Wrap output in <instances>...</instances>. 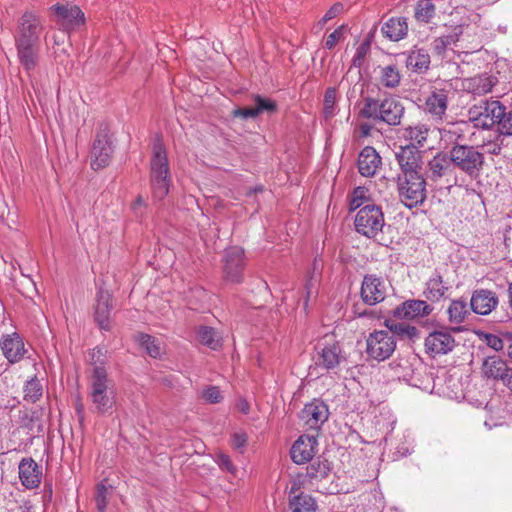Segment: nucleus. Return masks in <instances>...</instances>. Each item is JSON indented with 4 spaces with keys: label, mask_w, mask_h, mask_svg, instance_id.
I'll use <instances>...</instances> for the list:
<instances>
[{
    "label": "nucleus",
    "mask_w": 512,
    "mask_h": 512,
    "mask_svg": "<svg viewBox=\"0 0 512 512\" xmlns=\"http://www.w3.org/2000/svg\"><path fill=\"white\" fill-rule=\"evenodd\" d=\"M431 311L430 305L423 300H408L395 309V315L403 319H413L429 315Z\"/></svg>",
    "instance_id": "obj_25"
},
{
    "label": "nucleus",
    "mask_w": 512,
    "mask_h": 512,
    "mask_svg": "<svg viewBox=\"0 0 512 512\" xmlns=\"http://www.w3.org/2000/svg\"><path fill=\"white\" fill-rule=\"evenodd\" d=\"M244 250L234 246L226 250L224 275L225 279L231 283H238L242 279L244 269Z\"/></svg>",
    "instance_id": "obj_13"
},
{
    "label": "nucleus",
    "mask_w": 512,
    "mask_h": 512,
    "mask_svg": "<svg viewBox=\"0 0 512 512\" xmlns=\"http://www.w3.org/2000/svg\"><path fill=\"white\" fill-rule=\"evenodd\" d=\"M110 294L102 289L97 294V304L95 308V320L101 329H109V314H110Z\"/></svg>",
    "instance_id": "obj_31"
},
{
    "label": "nucleus",
    "mask_w": 512,
    "mask_h": 512,
    "mask_svg": "<svg viewBox=\"0 0 512 512\" xmlns=\"http://www.w3.org/2000/svg\"><path fill=\"white\" fill-rule=\"evenodd\" d=\"M290 509L292 512H315L316 503L311 496L301 494L290 501Z\"/></svg>",
    "instance_id": "obj_37"
},
{
    "label": "nucleus",
    "mask_w": 512,
    "mask_h": 512,
    "mask_svg": "<svg viewBox=\"0 0 512 512\" xmlns=\"http://www.w3.org/2000/svg\"><path fill=\"white\" fill-rule=\"evenodd\" d=\"M215 462L218 464V466L224 470V471H227L231 474H235L236 473V467L234 466V464L232 463L230 457L223 453V452H218L216 455H215Z\"/></svg>",
    "instance_id": "obj_49"
},
{
    "label": "nucleus",
    "mask_w": 512,
    "mask_h": 512,
    "mask_svg": "<svg viewBox=\"0 0 512 512\" xmlns=\"http://www.w3.org/2000/svg\"><path fill=\"white\" fill-rule=\"evenodd\" d=\"M452 169L453 163L450 154L446 155L439 153L428 163V170L426 172L427 179L436 182L451 173Z\"/></svg>",
    "instance_id": "obj_24"
},
{
    "label": "nucleus",
    "mask_w": 512,
    "mask_h": 512,
    "mask_svg": "<svg viewBox=\"0 0 512 512\" xmlns=\"http://www.w3.org/2000/svg\"><path fill=\"white\" fill-rule=\"evenodd\" d=\"M470 310L467 301L457 299L451 301L447 308L448 320L451 324L459 325L463 323L470 315Z\"/></svg>",
    "instance_id": "obj_33"
},
{
    "label": "nucleus",
    "mask_w": 512,
    "mask_h": 512,
    "mask_svg": "<svg viewBox=\"0 0 512 512\" xmlns=\"http://www.w3.org/2000/svg\"><path fill=\"white\" fill-rule=\"evenodd\" d=\"M500 149H501V148H500L499 146H495V147L493 148V150H491V153H493V154H498V153L500 152Z\"/></svg>",
    "instance_id": "obj_63"
},
{
    "label": "nucleus",
    "mask_w": 512,
    "mask_h": 512,
    "mask_svg": "<svg viewBox=\"0 0 512 512\" xmlns=\"http://www.w3.org/2000/svg\"><path fill=\"white\" fill-rule=\"evenodd\" d=\"M343 361H345V355L339 342L333 336H325L318 344V365L331 370L338 367Z\"/></svg>",
    "instance_id": "obj_10"
},
{
    "label": "nucleus",
    "mask_w": 512,
    "mask_h": 512,
    "mask_svg": "<svg viewBox=\"0 0 512 512\" xmlns=\"http://www.w3.org/2000/svg\"><path fill=\"white\" fill-rule=\"evenodd\" d=\"M433 48H434V51L438 54V55H443L446 53V51L449 49L448 45L446 44V42L443 40V38L440 36V37H437L434 41H433Z\"/></svg>",
    "instance_id": "obj_58"
},
{
    "label": "nucleus",
    "mask_w": 512,
    "mask_h": 512,
    "mask_svg": "<svg viewBox=\"0 0 512 512\" xmlns=\"http://www.w3.org/2000/svg\"><path fill=\"white\" fill-rule=\"evenodd\" d=\"M337 90L335 87H330L326 90L323 99V113L325 118L333 117L337 112Z\"/></svg>",
    "instance_id": "obj_41"
},
{
    "label": "nucleus",
    "mask_w": 512,
    "mask_h": 512,
    "mask_svg": "<svg viewBox=\"0 0 512 512\" xmlns=\"http://www.w3.org/2000/svg\"><path fill=\"white\" fill-rule=\"evenodd\" d=\"M446 291L447 287L443 284L442 277L440 275H434L426 284L425 294L428 299L438 301L444 296Z\"/></svg>",
    "instance_id": "obj_36"
},
{
    "label": "nucleus",
    "mask_w": 512,
    "mask_h": 512,
    "mask_svg": "<svg viewBox=\"0 0 512 512\" xmlns=\"http://www.w3.org/2000/svg\"><path fill=\"white\" fill-rule=\"evenodd\" d=\"M138 342L153 358L160 357L163 353L161 342L148 334H140Z\"/></svg>",
    "instance_id": "obj_39"
},
{
    "label": "nucleus",
    "mask_w": 512,
    "mask_h": 512,
    "mask_svg": "<svg viewBox=\"0 0 512 512\" xmlns=\"http://www.w3.org/2000/svg\"><path fill=\"white\" fill-rule=\"evenodd\" d=\"M328 408L320 400H313L302 409L300 418L307 429L318 430L328 419Z\"/></svg>",
    "instance_id": "obj_14"
},
{
    "label": "nucleus",
    "mask_w": 512,
    "mask_h": 512,
    "mask_svg": "<svg viewBox=\"0 0 512 512\" xmlns=\"http://www.w3.org/2000/svg\"><path fill=\"white\" fill-rule=\"evenodd\" d=\"M497 126L501 134L512 135V110L506 112V107L503 106V116H501Z\"/></svg>",
    "instance_id": "obj_47"
},
{
    "label": "nucleus",
    "mask_w": 512,
    "mask_h": 512,
    "mask_svg": "<svg viewBox=\"0 0 512 512\" xmlns=\"http://www.w3.org/2000/svg\"><path fill=\"white\" fill-rule=\"evenodd\" d=\"M370 46L368 43H362L356 50V53L353 57V65L360 66L369 52Z\"/></svg>",
    "instance_id": "obj_56"
},
{
    "label": "nucleus",
    "mask_w": 512,
    "mask_h": 512,
    "mask_svg": "<svg viewBox=\"0 0 512 512\" xmlns=\"http://www.w3.org/2000/svg\"><path fill=\"white\" fill-rule=\"evenodd\" d=\"M509 366L498 356H490L484 359L481 367L482 375L487 379L503 381Z\"/></svg>",
    "instance_id": "obj_28"
},
{
    "label": "nucleus",
    "mask_w": 512,
    "mask_h": 512,
    "mask_svg": "<svg viewBox=\"0 0 512 512\" xmlns=\"http://www.w3.org/2000/svg\"><path fill=\"white\" fill-rule=\"evenodd\" d=\"M344 11V5L342 3H335L330 9L325 13L322 19L319 21L320 25L326 24L328 21L337 17Z\"/></svg>",
    "instance_id": "obj_54"
},
{
    "label": "nucleus",
    "mask_w": 512,
    "mask_h": 512,
    "mask_svg": "<svg viewBox=\"0 0 512 512\" xmlns=\"http://www.w3.org/2000/svg\"><path fill=\"white\" fill-rule=\"evenodd\" d=\"M54 21L64 31H71L85 23L82 10L72 3H57L50 8Z\"/></svg>",
    "instance_id": "obj_9"
},
{
    "label": "nucleus",
    "mask_w": 512,
    "mask_h": 512,
    "mask_svg": "<svg viewBox=\"0 0 512 512\" xmlns=\"http://www.w3.org/2000/svg\"><path fill=\"white\" fill-rule=\"evenodd\" d=\"M380 165L381 157L373 147L366 146L362 149L358 157V170L362 176H374Z\"/></svg>",
    "instance_id": "obj_22"
},
{
    "label": "nucleus",
    "mask_w": 512,
    "mask_h": 512,
    "mask_svg": "<svg viewBox=\"0 0 512 512\" xmlns=\"http://www.w3.org/2000/svg\"><path fill=\"white\" fill-rule=\"evenodd\" d=\"M486 343L489 347L494 349L495 351H500L503 349V341L496 335L488 334L486 335Z\"/></svg>",
    "instance_id": "obj_57"
},
{
    "label": "nucleus",
    "mask_w": 512,
    "mask_h": 512,
    "mask_svg": "<svg viewBox=\"0 0 512 512\" xmlns=\"http://www.w3.org/2000/svg\"><path fill=\"white\" fill-rule=\"evenodd\" d=\"M380 82L383 86L394 88L399 85L400 74L395 66L388 65L380 68Z\"/></svg>",
    "instance_id": "obj_40"
},
{
    "label": "nucleus",
    "mask_w": 512,
    "mask_h": 512,
    "mask_svg": "<svg viewBox=\"0 0 512 512\" xmlns=\"http://www.w3.org/2000/svg\"><path fill=\"white\" fill-rule=\"evenodd\" d=\"M202 397L209 403H219L222 400L221 391L214 386L208 387L203 390Z\"/></svg>",
    "instance_id": "obj_52"
},
{
    "label": "nucleus",
    "mask_w": 512,
    "mask_h": 512,
    "mask_svg": "<svg viewBox=\"0 0 512 512\" xmlns=\"http://www.w3.org/2000/svg\"><path fill=\"white\" fill-rule=\"evenodd\" d=\"M498 298L492 291L480 289L474 291L470 300L471 310L479 315L490 314L497 306Z\"/></svg>",
    "instance_id": "obj_18"
},
{
    "label": "nucleus",
    "mask_w": 512,
    "mask_h": 512,
    "mask_svg": "<svg viewBox=\"0 0 512 512\" xmlns=\"http://www.w3.org/2000/svg\"><path fill=\"white\" fill-rule=\"evenodd\" d=\"M197 337L200 343L207 347L216 350L220 347L221 339L217 332L210 327H200L197 333Z\"/></svg>",
    "instance_id": "obj_38"
},
{
    "label": "nucleus",
    "mask_w": 512,
    "mask_h": 512,
    "mask_svg": "<svg viewBox=\"0 0 512 512\" xmlns=\"http://www.w3.org/2000/svg\"><path fill=\"white\" fill-rule=\"evenodd\" d=\"M42 396V385L37 379L27 381L24 387V398L32 403Z\"/></svg>",
    "instance_id": "obj_44"
},
{
    "label": "nucleus",
    "mask_w": 512,
    "mask_h": 512,
    "mask_svg": "<svg viewBox=\"0 0 512 512\" xmlns=\"http://www.w3.org/2000/svg\"><path fill=\"white\" fill-rule=\"evenodd\" d=\"M496 83L497 79L495 77L482 74L463 79L461 82V87L468 93L481 96L489 93Z\"/></svg>",
    "instance_id": "obj_21"
},
{
    "label": "nucleus",
    "mask_w": 512,
    "mask_h": 512,
    "mask_svg": "<svg viewBox=\"0 0 512 512\" xmlns=\"http://www.w3.org/2000/svg\"><path fill=\"white\" fill-rule=\"evenodd\" d=\"M435 13V6L430 0H420L417 4L415 16L418 20L428 22Z\"/></svg>",
    "instance_id": "obj_43"
},
{
    "label": "nucleus",
    "mask_w": 512,
    "mask_h": 512,
    "mask_svg": "<svg viewBox=\"0 0 512 512\" xmlns=\"http://www.w3.org/2000/svg\"><path fill=\"white\" fill-rule=\"evenodd\" d=\"M1 348L5 357L12 363L19 361L25 352L23 341L16 333L6 335L2 340Z\"/></svg>",
    "instance_id": "obj_29"
},
{
    "label": "nucleus",
    "mask_w": 512,
    "mask_h": 512,
    "mask_svg": "<svg viewBox=\"0 0 512 512\" xmlns=\"http://www.w3.org/2000/svg\"><path fill=\"white\" fill-rule=\"evenodd\" d=\"M238 409L243 413H248L249 411V405L245 400H240L238 403Z\"/></svg>",
    "instance_id": "obj_61"
},
{
    "label": "nucleus",
    "mask_w": 512,
    "mask_h": 512,
    "mask_svg": "<svg viewBox=\"0 0 512 512\" xmlns=\"http://www.w3.org/2000/svg\"><path fill=\"white\" fill-rule=\"evenodd\" d=\"M171 176L167 154L160 142L153 146L150 161V186L154 201H162L169 193Z\"/></svg>",
    "instance_id": "obj_2"
},
{
    "label": "nucleus",
    "mask_w": 512,
    "mask_h": 512,
    "mask_svg": "<svg viewBox=\"0 0 512 512\" xmlns=\"http://www.w3.org/2000/svg\"><path fill=\"white\" fill-rule=\"evenodd\" d=\"M396 158L401 167L402 174L419 173L421 155L417 148L401 145L396 153Z\"/></svg>",
    "instance_id": "obj_19"
},
{
    "label": "nucleus",
    "mask_w": 512,
    "mask_h": 512,
    "mask_svg": "<svg viewBox=\"0 0 512 512\" xmlns=\"http://www.w3.org/2000/svg\"><path fill=\"white\" fill-rule=\"evenodd\" d=\"M330 466L327 461H314L307 468V474L310 478L322 479L328 475Z\"/></svg>",
    "instance_id": "obj_45"
},
{
    "label": "nucleus",
    "mask_w": 512,
    "mask_h": 512,
    "mask_svg": "<svg viewBox=\"0 0 512 512\" xmlns=\"http://www.w3.org/2000/svg\"><path fill=\"white\" fill-rule=\"evenodd\" d=\"M255 106L246 108H237L233 111V116L240 117L242 119L255 118L263 112H273L276 110V104L259 95L254 98Z\"/></svg>",
    "instance_id": "obj_27"
},
{
    "label": "nucleus",
    "mask_w": 512,
    "mask_h": 512,
    "mask_svg": "<svg viewBox=\"0 0 512 512\" xmlns=\"http://www.w3.org/2000/svg\"><path fill=\"white\" fill-rule=\"evenodd\" d=\"M463 34V26L458 25L454 26L451 31H449L447 34L442 35L441 37L446 42L449 48H452L453 46H456L457 43L460 41V37Z\"/></svg>",
    "instance_id": "obj_48"
},
{
    "label": "nucleus",
    "mask_w": 512,
    "mask_h": 512,
    "mask_svg": "<svg viewBox=\"0 0 512 512\" xmlns=\"http://www.w3.org/2000/svg\"><path fill=\"white\" fill-rule=\"evenodd\" d=\"M19 478L28 488H36L41 482V472L37 463L32 459H23L19 464Z\"/></svg>",
    "instance_id": "obj_26"
},
{
    "label": "nucleus",
    "mask_w": 512,
    "mask_h": 512,
    "mask_svg": "<svg viewBox=\"0 0 512 512\" xmlns=\"http://www.w3.org/2000/svg\"><path fill=\"white\" fill-rule=\"evenodd\" d=\"M429 65L430 55L425 49H414L407 57V67L416 72L426 71L429 68Z\"/></svg>",
    "instance_id": "obj_34"
},
{
    "label": "nucleus",
    "mask_w": 512,
    "mask_h": 512,
    "mask_svg": "<svg viewBox=\"0 0 512 512\" xmlns=\"http://www.w3.org/2000/svg\"><path fill=\"white\" fill-rule=\"evenodd\" d=\"M145 206H146V202L143 199V197L142 196H138L135 199V201L132 203L131 209L133 210L134 213L138 214L140 212L141 208H143Z\"/></svg>",
    "instance_id": "obj_59"
},
{
    "label": "nucleus",
    "mask_w": 512,
    "mask_h": 512,
    "mask_svg": "<svg viewBox=\"0 0 512 512\" xmlns=\"http://www.w3.org/2000/svg\"><path fill=\"white\" fill-rule=\"evenodd\" d=\"M394 369H395V375L399 379H402L405 382L410 381V376H411L412 370H411V367L407 360H404V361L400 362L399 364H397L394 367Z\"/></svg>",
    "instance_id": "obj_50"
},
{
    "label": "nucleus",
    "mask_w": 512,
    "mask_h": 512,
    "mask_svg": "<svg viewBox=\"0 0 512 512\" xmlns=\"http://www.w3.org/2000/svg\"><path fill=\"white\" fill-rule=\"evenodd\" d=\"M503 385L506 386L509 390L512 391V366L509 367L505 377H503L502 381Z\"/></svg>",
    "instance_id": "obj_60"
},
{
    "label": "nucleus",
    "mask_w": 512,
    "mask_h": 512,
    "mask_svg": "<svg viewBox=\"0 0 512 512\" xmlns=\"http://www.w3.org/2000/svg\"><path fill=\"white\" fill-rule=\"evenodd\" d=\"M247 434L243 431H237L234 432L231 435V446L236 449L240 450V452H243V448L246 446L247 443Z\"/></svg>",
    "instance_id": "obj_53"
},
{
    "label": "nucleus",
    "mask_w": 512,
    "mask_h": 512,
    "mask_svg": "<svg viewBox=\"0 0 512 512\" xmlns=\"http://www.w3.org/2000/svg\"><path fill=\"white\" fill-rule=\"evenodd\" d=\"M42 31L40 19L31 12H26L18 20L15 44H37Z\"/></svg>",
    "instance_id": "obj_12"
},
{
    "label": "nucleus",
    "mask_w": 512,
    "mask_h": 512,
    "mask_svg": "<svg viewBox=\"0 0 512 512\" xmlns=\"http://www.w3.org/2000/svg\"><path fill=\"white\" fill-rule=\"evenodd\" d=\"M94 371L90 380V398L94 409L100 414H111L116 403L114 386L108 379L106 370L99 363H104V352L102 349H94L91 353Z\"/></svg>",
    "instance_id": "obj_1"
},
{
    "label": "nucleus",
    "mask_w": 512,
    "mask_h": 512,
    "mask_svg": "<svg viewBox=\"0 0 512 512\" xmlns=\"http://www.w3.org/2000/svg\"><path fill=\"white\" fill-rule=\"evenodd\" d=\"M17 57L21 66L29 73L38 63L39 50L37 44H15Z\"/></svg>",
    "instance_id": "obj_30"
},
{
    "label": "nucleus",
    "mask_w": 512,
    "mask_h": 512,
    "mask_svg": "<svg viewBox=\"0 0 512 512\" xmlns=\"http://www.w3.org/2000/svg\"><path fill=\"white\" fill-rule=\"evenodd\" d=\"M382 33L392 41L401 40L408 31V24L405 18H391L381 28Z\"/></svg>",
    "instance_id": "obj_32"
},
{
    "label": "nucleus",
    "mask_w": 512,
    "mask_h": 512,
    "mask_svg": "<svg viewBox=\"0 0 512 512\" xmlns=\"http://www.w3.org/2000/svg\"><path fill=\"white\" fill-rule=\"evenodd\" d=\"M429 134L430 128L427 125L417 123L402 128L400 130V139L405 141V145L418 149L424 147Z\"/></svg>",
    "instance_id": "obj_20"
},
{
    "label": "nucleus",
    "mask_w": 512,
    "mask_h": 512,
    "mask_svg": "<svg viewBox=\"0 0 512 512\" xmlns=\"http://www.w3.org/2000/svg\"><path fill=\"white\" fill-rule=\"evenodd\" d=\"M454 346L455 339L446 330L433 331L425 339V348L433 355L447 354Z\"/></svg>",
    "instance_id": "obj_17"
},
{
    "label": "nucleus",
    "mask_w": 512,
    "mask_h": 512,
    "mask_svg": "<svg viewBox=\"0 0 512 512\" xmlns=\"http://www.w3.org/2000/svg\"><path fill=\"white\" fill-rule=\"evenodd\" d=\"M425 180L420 173L401 174L398 177V191L402 203L413 208L426 197Z\"/></svg>",
    "instance_id": "obj_4"
},
{
    "label": "nucleus",
    "mask_w": 512,
    "mask_h": 512,
    "mask_svg": "<svg viewBox=\"0 0 512 512\" xmlns=\"http://www.w3.org/2000/svg\"><path fill=\"white\" fill-rule=\"evenodd\" d=\"M386 296L385 282L375 275H366L361 286V297L364 303L375 305L382 302Z\"/></svg>",
    "instance_id": "obj_15"
},
{
    "label": "nucleus",
    "mask_w": 512,
    "mask_h": 512,
    "mask_svg": "<svg viewBox=\"0 0 512 512\" xmlns=\"http://www.w3.org/2000/svg\"><path fill=\"white\" fill-rule=\"evenodd\" d=\"M390 334L403 338L413 340L419 337V331L416 327L405 322H387L386 323Z\"/></svg>",
    "instance_id": "obj_35"
},
{
    "label": "nucleus",
    "mask_w": 512,
    "mask_h": 512,
    "mask_svg": "<svg viewBox=\"0 0 512 512\" xmlns=\"http://www.w3.org/2000/svg\"><path fill=\"white\" fill-rule=\"evenodd\" d=\"M318 442L315 435L300 436L291 448V458L296 464L312 460L317 451Z\"/></svg>",
    "instance_id": "obj_16"
},
{
    "label": "nucleus",
    "mask_w": 512,
    "mask_h": 512,
    "mask_svg": "<svg viewBox=\"0 0 512 512\" xmlns=\"http://www.w3.org/2000/svg\"><path fill=\"white\" fill-rule=\"evenodd\" d=\"M453 167H457L471 178H476L483 166L484 155L472 146L457 145L450 150Z\"/></svg>",
    "instance_id": "obj_5"
},
{
    "label": "nucleus",
    "mask_w": 512,
    "mask_h": 512,
    "mask_svg": "<svg viewBox=\"0 0 512 512\" xmlns=\"http://www.w3.org/2000/svg\"><path fill=\"white\" fill-rule=\"evenodd\" d=\"M366 351L369 357L383 361L389 358L396 348V341L388 331L380 330L371 333L366 340Z\"/></svg>",
    "instance_id": "obj_8"
},
{
    "label": "nucleus",
    "mask_w": 512,
    "mask_h": 512,
    "mask_svg": "<svg viewBox=\"0 0 512 512\" xmlns=\"http://www.w3.org/2000/svg\"><path fill=\"white\" fill-rule=\"evenodd\" d=\"M112 493V486L107 485L106 482H101L97 485L95 501L97 509L104 512L107 506L108 498Z\"/></svg>",
    "instance_id": "obj_42"
},
{
    "label": "nucleus",
    "mask_w": 512,
    "mask_h": 512,
    "mask_svg": "<svg viewBox=\"0 0 512 512\" xmlns=\"http://www.w3.org/2000/svg\"><path fill=\"white\" fill-rule=\"evenodd\" d=\"M447 105L448 91L445 89H436L426 99L425 111L433 118L440 120L446 113Z\"/></svg>",
    "instance_id": "obj_23"
},
{
    "label": "nucleus",
    "mask_w": 512,
    "mask_h": 512,
    "mask_svg": "<svg viewBox=\"0 0 512 512\" xmlns=\"http://www.w3.org/2000/svg\"><path fill=\"white\" fill-rule=\"evenodd\" d=\"M343 30L344 26H340L327 36L325 41V47L327 49H332L337 44L343 35Z\"/></svg>",
    "instance_id": "obj_55"
},
{
    "label": "nucleus",
    "mask_w": 512,
    "mask_h": 512,
    "mask_svg": "<svg viewBox=\"0 0 512 512\" xmlns=\"http://www.w3.org/2000/svg\"><path fill=\"white\" fill-rule=\"evenodd\" d=\"M503 106L498 100L482 101L469 109V120L477 128L490 129L494 125H498L499 120H501Z\"/></svg>",
    "instance_id": "obj_6"
},
{
    "label": "nucleus",
    "mask_w": 512,
    "mask_h": 512,
    "mask_svg": "<svg viewBox=\"0 0 512 512\" xmlns=\"http://www.w3.org/2000/svg\"><path fill=\"white\" fill-rule=\"evenodd\" d=\"M364 117L379 120L388 125H399L404 114L402 103L393 97L382 101L367 98L361 110Z\"/></svg>",
    "instance_id": "obj_3"
},
{
    "label": "nucleus",
    "mask_w": 512,
    "mask_h": 512,
    "mask_svg": "<svg viewBox=\"0 0 512 512\" xmlns=\"http://www.w3.org/2000/svg\"><path fill=\"white\" fill-rule=\"evenodd\" d=\"M114 148L111 138L106 130L97 133L91 149V167L94 170L105 168L109 165Z\"/></svg>",
    "instance_id": "obj_11"
},
{
    "label": "nucleus",
    "mask_w": 512,
    "mask_h": 512,
    "mask_svg": "<svg viewBox=\"0 0 512 512\" xmlns=\"http://www.w3.org/2000/svg\"><path fill=\"white\" fill-rule=\"evenodd\" d=\"M398 452L402 455V456H406L407 454H410V451L408 449H405V450H398Z\"/></svg>",
    "instance_id": "obj_62"
},
{
    "label": "nucleus",
    "mask_w": 512,
    "mask_h": 512,
    "mask_svg": "<svg viewBox=\"0 0 512 512\" xmlns=\"http://www.w3.org/2000/svg\"><path fill=\"white\" fill-rule=\"evenodd\" d=\"M318 279L312 276L305 284L304 307H307L308 301L317 293Z\"/></svg>",
    "instance_id": "obj_51"
},
{
    "label": "nucleus",
    "mask_w": 512,
    "mask_h": 512,
    "mask_svg": "<svg viewBox=\"0 0 512 512\" xmlns=\"http://www.w3.org/2000/svg\"><path fill=\"white\" fill-rule=\"evenodd\" d=\"M356 231L372 238L382 231L384 217L380 207L374 204H365L355 216Z\"/></svg>",
    "instance_id": "obj_7"
},
{
    "label": "nucleus",
    "mask_w": 512,
    "mask_h": 512,
    "mask_svg": "<svg viewBox=\"0 0 512 512\" xmlns=\"http://www.w3.org/2000/svg\"><path fill=\"white\" fill-rule=\"evenodd\" d=\"M369 200V191L365 187H357L354 189L350 201V209L356 210L364 205Z\"/></svg>",
    "instance_id": "obj_46"
}]
</instances>
